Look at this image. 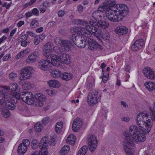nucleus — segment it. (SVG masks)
Here are the masks:
<instances>
[{
    "label": "nucleus",
    "instance_id": "49530a36",
    "mask_svg": "<svg viewBox=\"0 0 155 155\" xmlns=\"http://www.w3.org/2000/svg\"><path fill=\"white\" fill-rule=\"evenodd\" d=\"M53 49L54 52L58 54H60L64 52L61 47L55 46L53 48Z\"/></svg>",
    "mask_w": 155,
    "mask_h": 155
},
{
    "label": "nucleus",
    "instance_id": "5701e85b",
    "mask_svg": "<svg viewBox=\"0 0 155 155\" xmlns=\"http://www.w3.org/2000/svg\"><path fill=\"white\" fill-rule=\"evenodd\" d=\"M19 84L22 86V88L25 90H29L31 87V85L30 83L24 80H21L18 82Z\"/></svg>",
    "mask_w": 155,
    "mask_h": 155
},
{
    "label": "nucleus",
    "instance_id": "4c0bfd02",
    "mask_svg": "<svg viewBox=\"0 0 155 155\" xmlns=\"http://www.w3.org/2000/svg\"><path fill=\"white\" fill-rule=\"evenodd\" d=\"M1 113L2 116L6 118L9 117L10 115L9 110L5 107L2 109Z\"/></svg>",
    "mask_w": 155,
    "mask_h": 155
},
{
    "label": "nucleus",
    "instance_id": "9b49d317",
    "mask_svg": "<svg viewBox=\"0 0 155 155\" xmlns=\"http://www.w3.org/2000/svg\"><path fill=\"white\" fill-rule=\"evenodd\" d=\"M134 142L133 144H131L129 141H125L124 140L123 145L125 152L128 155H134V150L133 148L131 146H134L135 145Z\"/></svg>",
    "mask_w": 155,
    "mask_h": 155
},
{
    "label": "nucleus",
    "instance_id": "052dcab7",
    "mask_svg": "<svg viewBox=\"0 0 155 155\" xmlns=\"http://www.w3.org/2000/svg\"><path fill=\"white\" fill-rule=\"evenodd\" d=\"M48 139V138L47 137ZM56 141L55 140L54 138H52L51 139V141L49 142V140H48V142L46 144V147H47V144L48 143H49L50 145H51L52 146H54L56 143Z\"/></svg>",
    "mask_w": 155,
    "mask_h": 155
},
{
    "label": "nucleus",
    "instance_id": "dca6fc26",
    "mask_svg": "<svg viewBox=\"0 0 155 155\" xmlns=\"http://www.w3.org/2000/svg\"><path fill=\"white\" fill-rule=\"evenodd\" d=\"M35 97L37 103L36 104L37 106L39 107H42L45 100V96L41 93H38L35 95Z\"/></svg>",
    "mask_w": 155,
    "mask_h": 155
},
{
    "label": "nucleus",
    "instance_id": "f8f14e48",
    "mask_svg": "<svg viewBox=\"0 0 155 155\" xmlns=\"http://www.w3.org/2000/svg\"><path fill=\"white\" fill-rule=\"evenodd\" d=\"M87 41L88 45V48L89 49L92 51L97 48L101 49H102V46L98 44L94 39L91 38H88Z\"/></svg>",
    "mask_w": 155,
    "mask_h": 155
},
{
    "label": "nucleus",
    "instance_id": "338daca9",
    "mask_svg": "<svg viewBox=\"0 0 155 155\" xmlns=\"http://www.w3.org/2000/svg\"><path fill=\"white\" fill-rule=\"evenodd\" d=\"M23 93V91L22 92H21L20 93V94H17L15 95L14 97L15 98H16V99H21L22 97H21V93Z\"/></svg>",
    "mask_w": 155,
    "mask_h": 155
},
{
    "label": "nucleus",
    "instance_id": "ea45409f",
    "mask_svg": "<svg viewBox=\"0 0 155 155\" xmlns=\"http://www.w3.org/2000/svg\"><path fill=\"white\" fill-rule=\"evenodd\" d=\"M53 46V44L51 42H48L46 44L44 45L42 49H45L52 51Z\"/></svg>",
    "mask_w": 155,
    "mask_h": 155
},
{
    "label": "nucleus",
    "instance_id": "ddd939ff",
    "mask_svg": "<svg viewBox=\"0 0 155 155\" xmlns=\"http://www.w3.org/2000/svg\"><path fill=\"white\" fill-rule=\"evenodd\" d=\"M38 67L39 68L45 71H48L51 67L50 62L45 60H41L39 61L38 62Z\"/></svg>",
    "mask_w": 155,
    "mask_h": 155
},
{
    "label": "nucleus",
    "instance_id": "c85d7f7f",
    "mask_svg": "<svg viewBox=\"0 0 155 155\" xmlns=\"http://www.w3.org/2000/svg\"><path fill=\"white\" fill-rule=\"evenodd\" d=\"M63 127V123L61 121L58 122L56 124L55 130L57 134L60 133L62 131Z\"/></svg>",
    "mask_w": 155,
    "mask_h": 155
},
{
    "label": "nucleus",
    "instance_id": "79ce46f5",
    "mask_svg": "<svg viewBox=\"0 0 155 155\" xmlns=\"http://www.w3.org/2000/svg\"><path fill=\"white\" fill-rule=\"evenodd\" d=\"M39 23L38 21L36 19H33L30 23V26L31 28H33L38 27Z\"/></svg>",
    "mask_w": 155,
    "mask_h": 155
},
{
    "label": "nucleus",
    "instance_id": "69168bd1",
    "mask_svg": "<svg viewBox=\"0 0 155 155\" xmlns=\"http://www.w3.org/2000/svg\"><path fill=\"white\" fill-rule=\"evenodd\" d=\"M83 10V7L81 5H79L78 6V11L79 13H81Z\"/></svg>",
    "mask_w": 155,
    "mask_h": 155
},
{
    "label": "nucleus",
    "instance_id": "680f3d73",
    "mask_svg": "<svg viewBox=\"0 0 155 155\" xmlns=\"http://www.w3.org/2000/svg\"><path fill=\"white\" fill-rule=\"evenodd\" d=\"M65 14V12L64 11L59 10L58 12V15L59 16L62 17Z\"/></svg>",
    "mask_w": 155,
    "mask_h": 155
},
{
    "label": "nucleus",
    "instance_id": "e2e57ef3",
    "mask_svg": "<svg viewBox=\"0 0 155 155\" xmlns=\"http://www.w3.org/2000/svg\"><path fill=\"white\" fill-rule=\"evenodd\" d=\"M32 12L34 15L36 16L38 15L39 14V11L36 8H34L32 11Z\"/></svg>",
    "mask_w": 155,
    "mask_h": 155
},
{
    "label": "nucleus",
    "instance_id": "9d476101",
    "mask_svg": "<svg viewBox=\"0 0 155 155\" xmlns=\"http://www.w3.org/2000/svg\"><path fill=\"white\" fill-rule=\"evenodd\" d=\"M21 94L22 101L29 105L33 104L35 101L32 94L27 91H24Z\"/></svg>",
    "mask_w": 155,
    "mask_h": 155
},
{
    "label": "nucleus",
    "instance_id": "4d7b16f0",
    "mask_svg": "<svg viewBox=\"0 0 155 155\" xmlns=\"http://www.w3.org/2000/svg\"><path fill=\"white\" fill-rule=\"evenodd\" d=\"M9 77L10 79L14 80L17 77V74L14 72H11L9 74Z\"/></svg>",
    "mask_w": 155,
    "mask_h": 155
},
{
    "label": "nucleus",
    "instance_id": "6e6d98bb",
    "mask_svg": "<svg viewBox=\"0 0 155 155\" xmlns=\"http://www.w3.org/2000/svg\"><path fill=\"white\" fill-rule=\"evenodd\" d=\"M48 94L49 95H55L56 94V92L54 90L47 89L46 91Z\"/></svg>",
    "mask_w": 155,
    "mask_h": 155
},
{
    "label": "nucleus",
    "instance_id": "09e8293b",
    "mask_svg": "<svg viewBox=\"0 0 155 155\" xmlns=\"http://www.w3.org/2000/svg\"><path fill=\"white\" fill-rule=\"evenodd\" d=\"M81 36L79 35H76L75 34H73L72 35V39L73 42H74L75 44V43L78 40L80 39V38Z\"/></svg>",
    "mask_w": 155,
    "mask_h": 155
},
{
    "label": "nucleus",
    "instance_id": "5fc2aeb1",
    "mask_svg": "<svg viewBox=\"0 0 155 155\" xmlns=\"http://www.w3.org/2000/svg\"><path fill=\"white\" fill-rule=\"evenodd\" d=\"M40 39L39 38L38 36L36 35L34 38V44L35 45H38L40 42Z\"/></svg>",
    "mask_w": 155,
    "mask_h": 155
},
{
    "label": "nucleus",
    "instance_id": "20e7f679",
    "mask_svg": "<svg viewBox=\"0 0 155 155\" xmlns=\"http://www.w3.org/2000/svg\"><path fill=\"white\" fill-rule=\"evenodd\" d=\"M100 28L97 26L92 25H86L85 29L87 30V32H88L87 37H88V36H90L91 34H93L98 39L103 37L107 39H108L109 38V34H104L103 35L102 33L101 30Z\"/></svg>",
    "mask_w": 155,
    "mask_h": 155
},
{
    "label": "nucleus",
    "instance_id": "4468645a",
    "mask_svg": "<svg viewBox=\"0 0 155 155\" xmlns=\"http://www.w3.org/2000/svg\"><path fill=\"white\" fill-rule=\"evenodd\" d=\"M143 74L147 79L153 80L155 79V72L149 67H147L143 70Z\"/></svg>",
    "mask_w": 155,
    "mask_h": 155
},
{
    "label": "nucleus",
    "instance_id": "a18cd8bd",
    "mask_svg": "<svg viewBox=\"0 0 155 155\" xmlns=\"http://www.w3.org/2000/svg\"><path fill=\"white\" fill-rule=\"evenodd\" d=\"M64 40L62 39L60 37H58L54 38V42L57 45L61 46Z\"/></svg>",
    "mask_w": 155,
    "mask_h": 155
},
{
    "label": "nucleus",
    "instance_id": "f03ea898",
    "mask_svg": "<svg viewBox=\"0 0 155 155\" xmlns=\"http://www.w3.org/2000/svg\"><path fill=\"white\" fill-rule=\"evenodd\" d=\"M129 129V132L126 131L123 134L125 141L133 144V142L137 143L143 142L146 140L145 134L141 133L135 125H131Z\"/></svg>",
    "mask_w": 155,
    "mask_h": 155
},
{
    "label": "nucleus",
    "instance_id": "72a5a7b5",
    "mask_svg": "<svg viewBox=\"0 0 155 155\" xmlns=\"http://www.w3.org/2000/svg\"><path fill=\"white\" fill-rule=\"evenodd\" d=\"M70 150V147L68 146L65 145L63 147L60 151L61 155H64L67 154Z\"/></svg>",
    "mask_w": 155,
    "mask_h": 155
},
{
    "label": "nucleus",
    "instance_id": "c9c22d12",
    "mask_svg": "<svg viewBox=\"0 0 155 155\" xmlns=\"http://www.w3.org/2000/svg\"><path fill=\"white\" fill-rule=\"evenodd\" d=\"M87 149L88 147L87 146H83L78 151L77 155H85Z\"/></svg>",
    "mask_w": 155,
    "mask_h": 155
},
{
    "label": "nucleus",
    "instance_id": "7c9ffc66",
    "mask_svg": "<svg viewBox=\"0 0 155 155\" xmlns=\"http://www.w3.org/2000/svg\"><path fill=\"white\" fill-rule=\"evenodd\" d=\"M10 95L9 94H8L7 95H5L2 92L0 91V104H4L8 97H10Z\"/></svg>",
    "mask_w": 155,
    "mask_h": 155
},
{
    "label": "nucleus",
    "instance_id": "6e6552de",
    "mask_svg": "<svg viewBox=\"0 0 155 155\" xmlns=\"http://www.w3.org/2000/svg\"><path fill=\"white\" fill-rule=\"evenodd\" d=\"M87 140L89 149L91 152H93L97 147L98 141L96 136L93 134L89 135Z\"/></svg>",
    "mask_w": 155,
    "mask_h": 155
},
{
    "label": "nucleus",
    "instance_id": "f3484780",
    "mask_svg": "<svg viewBox=\"0 0 155 155\" xmlns=\"http://www.w3.org/2000/svg\"><path fill=\"white\" fill-rule=\"evenodd\" d=\"M10 97H8L7 99L6 100V101H5V106L6 107L11 110H14L16 107V106L15 102L13 101L14 99H12V95H10Z\"/></svg>",
    "mask_w": 155,
    "mask_h": 155
},
{
    "label": "nucleus",
    "instance_id": "58836bf2",
    "mask_svg": "<svg viewBox=\"0 0 155 155\" xmlns=\"http://www.w3.org/2000/svg\"><path fill=\"white\" fill-rule=\"evenodd\" d=\"M29 50H30L29 49H27L20 52L16 56V58L17 59H19L21 56H23L24 55H25L28 53L29 52Z\"/></svg>",
    "mask_w": 155,
    "mask_h": 155
},
{
    "label": "nucleus",
    "instance_id": "cd10ccee",
    "mask_svg": "<svg viewBox=\"0 0 155 155\" xmlns=\"http://www.w3.org/2000/svg\"><path fill=\"white\" fill-rule=\"evenodd\" d=\"M61 62L66 64H69L70 62V57L66 54L64 53L62 54L61 57Z\"/></svg>",
    "mask_w": 155,
    "mask_h": 155
},
{
    "label": "nucleus",
    "instance_id": "bb28decb",
    "mask_svg": "<svg viewBox=\"0 0 155 155\" xmlns=\"http://www.w3.org/2000/svg\"><path fill=\"white\" fill-rule=\"evenodd\" d=\"M27 148L23 144H20L18 146V153L19 155H23L27 151Z\"/></svg>",
    "mask_w": 155,
    "mask_h": 155
},
{
    "label": "nucleus",
    "instance_id": "c756f323",
    "mask_svg": "<svg viewBox=\"0 0 155 155\" xmlns=\"http://www.w3.org/2000/svg\"><path fill=\"white\" fill-rule=\"evenodd\" d=\"M61 74L60 71L58 69H53L51 72L52 77L54 78H58L59 77Z\"/></svg>",
    "mask_w": 155,
    "mask_h": 155
},
{
    "label": "nucleus",
    "instance_id": "412c9836",
    "mask_svg": "<svg viewBox=\"0 0 155 155\" xmlns=\"http://www.w3.org/2000/svg\"><path fill=\"white\" fill-rule=\"evenodd\" d=\"M71 42L68 40H64L62 42L61 47L64 52H67L69 51Z\"/></svg>",
    "mask_w": 155,
    "mask_h": 155
},
{
    "label": "nucleus",
    "instance_id": "de8ad7c7",
    "mask_svg": "<svg viewBox=\"0 0 155 155\" xmlns=\"http://www.w3.org/2000/svg\"><path fill=\"white\" fill-rule=\"evenodd\" d=\"M9 89L11 90L15 91L18 88V84L16 83H14L9 85Z\"/></svg>",
    "mask_w": 155,
    "mask_h": 155
},
{
    "label": "nucleus",
    "instance_id": "f704fd0d",
    "mask_svg": "<svg viewBox=\"0 0 155 155\" xmlns=\"http://www.w3.org/2000/svg\"><path fill=\"white\" fill-rule=\"evenodd\" d=\"M48 84L50 87L57 88L60 85L59 82L56 80L50 81Z\"/></svg>",
    "mask_w": 155,
    "mask_h": 155
},
{
    "label": "nucleus",
    "instance_id": "423d86ee",
    "mask_svg": "<svg viewBox=\"0 0 155 155\" xmlns=\"http://www.w3.org/2000/svg\"><path fill=\"white\" fill-rule=\"evenodd\" d=\"M48 142V139L47 137H43L39 143V147H41L39 151L38 152V151H35L30 155H47L48 152L46 146Z\"/></svg>",
    "mask_w": 155,
    "mask_h": 155
},
{
    "label": "nucleus",
    "instance_id": "393cba45",
    "mask_svg": "<svg viewBox=\"0 0 155 155\" xmlns=\"http://www.w3.org/2000/svg\"><path fill=\"white\" fill-rule=\"evenodd\" d=\"M79 38L78 41L75 43V45L79 48H84L86 45V42L85 39L81 36Z\"/></svg>",
    "mask_w": 155,
    "mask_h": 155
},
{
    "label": "nucleus",
    "instance_id": "a878e982",
    "mask_svg": "<svg viewBox=\"0 0 155 155\" xmlns=\"http://www.w3.org/2000/svg\"><path fill=\"white\" fill-rule=\"evenodd\" d=\"M144 86L149 91L155 89V83L152 81H147L145 83Z\"/></svg>",
    "mask_w": 155,
    "mask_h": 155
},
{
    "label": "nucleus",
    "instance_id": "39448f33",
    "mask_svg": "<svg viewBox=\"0 0 155 155\" xmlns=\"http://www.w3.org/2000/svg\"><path fill=\"white\" fill-rule=\"evenodd\" d=\"M92 14V16L94 18V20L91 19L89 21V24L95 26H97L98 28H100L105 29L108 27L109 25V23L106 21L104 20H101L99 21L98 22H95L97 19L98 18V17H101V16L100 15V13L103 11H99L98 13H97L95 15L97 17L96 18L93 15V13Z\"/></svg>",
    "mask_w": 155,
    "mask_h": 155
},
{
    "label": "nucleus",
    "instance_id": "f257e3e1",
    "mask_svg": "<svg viewBox=\"0 0 155 155\" xmlns=\"http://www.w3.org/2000/svg\"><path fill=\"white\" fill-rule=\"evenodd\" d=\"M109 4V2H107L101 5L98 10L94 13V16L97 17L95 15L98 13L99 11H105L107 19L111 21L116 22L121 20L128 14V8L125 4H117L113 6H108Z\"/></svg>",
    "mask_w": 155,
    "mask_h": 155
},
{
    "label": "nucleus",
    "instance_id": "603ef678",
    "mask_svg": "<svg viewBox=\"0 0 155 155\" xmlns=\"http://www.w3.org/2000/svg\"><path fill=\"white\" fill-rule=\"evenodd\" d=\"M49 118L47 117L44 118L41 120L42 124L44 125H45L48 124L49 122Z\"/></svg>",
    "mask_w": 155,
    "mask_h": 155
},
{
    "label": "nucleus",
    "instance_id": "864d4df0",
    "mask_svg": "<svg viewBox=\"0 0 155 155\" xmlns=\"http://www.w3.org/2000/svg\"><path fill=\"white\" fill-rule=\"evenodd\" d=\"M30 142L28 140L25 139L23 140L22 143L21 144L27 147L30 144Z\"/></svg>",
    "mask_w": 155,
    "mask_h": 155
},
{
    "label": "nucleus",
    "instance_id": "37998d69",
    "mask_svg": "<svg viewBox=\"0 0 155 155\" xmlns=\"http://www.w3.org/2000/svg\"><path fill=\"white\" fill-rule=\"evenodd\" d=\"M104 71H105L104 70H102V72L103 73V75L102 76V78L103 81L104 83H106L108 80L109 73L106 72V73H105V72L104 73Z\"/></svg>",
    "mask_w": 155,
    "mask_h": 155
},
{
    "label": "nucleus",
    "instance_id": "c03bdc74",
    "mask_svg": "<svg viewBox=\"0 0 155 155\" xmlns=\"http://www.w3.org/2000/svg\"><path fill=\"white\" fill-rule=\"evenodd\" d=\"M42 49L43 54L44 56H45L48 59L51 55V54L52 51L45 49Z\"/></svg>",
    "mask_w": 155,
    "mask_h": 155
},
{
    "label": "nucleus",
    "instance_id": "0eeeda50",
    "mask_svg": "<svg viewBox=\"0 0 155 155\" xmlns=\"http://www.w3.org/2000/svg\"><path fill=\"white\" fill-rule=\"evenodd\" d=\"M101 95L96 90L89 93L87 96V102L91 105H94L98 103L100 100Z\"/></svg>",
    "mask_w": 155,
    "mask_h": 155
},
{
    "label": "nucleus",
    "instance_id": "7ed1b4c3",
    "mask_svg": "<svg viewBox=\"0 0 155 155\" xmlns=\"http://www.w3.org/2000/svg\"><path fill=\"white\" fill-rule=\"evenodd\" d=\"M148 115L144 113H140L137 116L136 120L138 126L145 133H148L151 130L153 120L148 119Z\"/></svg>",
    "mask_w": 155,
    "mask_h": 155
},
{
    "label": "nucleus",
    "instance_id": "aec40b11",
    "mask_svg": "<svg viewBox=\"0 0 155 155\" xmlns=\"http://www.w3.org/2000/svg\"><path fill=\"white\" fill-rule=\"evenodd\" d=\"M85 28V25L84 27H75L73 28V32L75 34H77L78 35H84V34L85 36H86V34L87 33V32Z\"/></svg>",
    "mask_w": 155,
    "mask_h": 155
},
{
    "label": "nucleus",
    "instance_id": "8fccbe9b",
    "mask_svg": "<svg viewBox=\"0 0 155 155\" xmlns=\"http://www.w3.org/2000/svg\"><path fill=\"white\" fill-rule=\"evenodd\" d=\"M38 143V141L36 139H33L31 142L32 147L33 149H36Z\"/></svg>",
    "mask_w": 155,
    "mask_h": 155
},
{
    "label": "nucleus",
    "instance_id": "b1692460",
    "mask_svg": "<svg viewBox=\"0 0 155 155\" xmlns=\"http://www.w3.org/2000/svg\"><path fill=\"white\" fill-rule=\"evenodd\" d=\"M127 28L123 26L118 27L115 29L116 33L120 35L127 33Z\"/></svg>",
    "mask_w": 155,
    "mask_h": 155
},
{
    "label": "nucleus",
    "instance_id": "1a4fd4ad",
    "mask_svg": "<svg viewBox=\"0 0 155 155\" xmlns=\"http://www.w3.org/2000/svg\"><path fill=\"white\" fill-rule=\"evenodd\" d=\"M33 71V70L32 67H25L21 69V76L19 79L20 80L29 79L31 76Z\"/></svg>",
    "mask_w": 155,
    "mask_h": 155
},
{
    "label": "nucleus",
    "instance_id": "e433bc0d",
    "mask_svg": "<svg viewBox=\"0 0 155 155\" xmlns=\"http://www.w3.org/2000/svg\"><path fill=\"white\" fill-rule=\"evenodd\" d=\"M73 75L71 73H64L61 76V78L63 80L67 81L71 79Z\"/></svg>",
    "mask_w": 155,
    "mask_h": 155
},
{
    "label": "nucleus",
    "instance_id": "a19ab883",
    "mask_svg": "<svg viewBox=\"0 0 155 155\" xmlns=\"http://www.w3.org/2000/svg\"><path fill=\"white\" fill-rule=\"evenodd\" d=\"M43 124L40 122L36 123L35 126V129L37 132H40L42 129Z\"/></svg>",
    "mask_w": 155,
    "mask_h": 155
},
{
    "label": "nucleus",
    "instance_id": "2f4dec72",
    "mask_svg": "<svg viewBox=\"0 0 155 155\" xmlns=\"http://www.w3.org/2000/svg\"><path fill=\"white\" fill-rule=\"evenodd\" d=\"M76 137L73 134L69 135L66 140V142L72 145H74L76 141Z\"/></svg>",
    "mask_w": 155,
    "mask_h": 155
},
{
    "label": "nucleus",
    "instance_id": "6ab92c4d",
    "mask_svg": "<svg viewBox=\"0 0 155 155\" xmlns=\"http://www.w3.org/2000/svg\"><path fill=\"white\" fill-rule=\"evenodd\" d=\"M82 124V122L80 118H77L74 121L72 124V128L74 132H77Z\"/></svg>",
    "mask_w": 155,
    "mask_h": 155
},
{
    "label": "nucleus",
    "instance_id": "a211bd4d",
    "mask_svg": "<svg viewBox=\"0 0 155 155\" xmlns=\"http://www.w3.org/2000/svg\"><path fill=\"white\" fill-rule=\"evenodd\" d=\"M144 45L143 39H139L136 40L135 43L133 44L131 46V49L133 51H137L141 49Z\"/></svg>",
    "mask_w": 155,
    "mask_h": 155
},
{
    "label": "nucleus",
    "instance_id": "473e14b6",
    "mask_svg": "<svg viewBox=\"0 0 155 155\" xmlns=\"http://www.w3.org/2000/svg\"><path fill=\"white\" fill-rule=\"evenodd\" d=\"M73 22L74 24L77 25H79L83 26L88 25V22L87 21L79 19L74 20Z\"/></svg>",
    "mask_w": 155,
    "mask_h": 155
},
{
    "label": "nucleus",
    "instance_id": "13d9d810",
    "mask_svg": "<svg viewBox=\"0 0 155 155\" xmlns=\"http://www.w3.org/2000/svg\"><path fill=\"white\" fill-rule=\"evenodd\" d=\"M30 41H21V45L23 47H26L28 45H29L30 43Z\"/></svg>",
    "mask_w": 155,
    "mask_h": 155
},
{
    "label": "nucleus",
    "instance_id": "774afa93",
    "mask_svg": "<svg viewBox=\"0 0 155 155\" xmlns=\"http://www.w3.org/2000/svg\"><path fill=\"white\" fill-rule=\"evenodd\" d=\"M12 3V2L9 4L5 3L2 6L3 7H5L7 9H8L11 7Z\"/></svg>",
    "mask_w": 155,
    "mask_h": 155
},
{
    "label": "nucleus",
    "instance_id": "4be33fe9",
    "mask_svg": "<svg viewBox=\"0 0 155 155\" xmlns=\"http://www.w3.org/2000/svg\"><path fill=\"white\" fill-rule=\"evenodd\" d=\"M39 55L38 52H34L28 56V58L27 59V61L31 63L35 61L38 58Z\"/></svg>",
    "mask_w": 155,
    "mask_h": 155
},
{
    "label": "nucleus",
    "instance_id": "3c124183",
    "mask_svg": "<svg viewBox=\"0 0 155 155\" xmlns=\"http://www.w3.org/2000/svg\"><path fill=\"white\" fill-rule=\"evenodd\" d=\"M94 81L88 82L87 84V88L89 90H91L94 87Z\"/></svg>",
    "mask_w": 155,
    "mask_h": 155
},
{
    "label": "nucleus",
    "instance_id": "2eb2a0df",
    "mask_svg": "<svg viewBox=\"0 0 155 155\" xmlns=\"http://www.w3.org/2000/svg\"><path fill=\"white\" fill-rule=\"evenodd\" d=\"M48 60L50 62L51 65L57 66L59 64V63L61 60V58L59 56L55 54L51 55L48 59Z\"/></svg>",
    "mask_w": 155,
    "mask_h": 155
},
{
    "label": "nucleus",
    "instance_id": "0e129e2a",
    "mask_svg": "<svg viewBox=\"0 0 155 155\" xmlns=\"http://www.w3.org/2000/svg\"><path fill=\"white\" fill-rule=\"evenodd\" d=\"M151 110V114L152 115H155V101L154 102L153 104V107L152 109L150 108Z\"/></svg>",
    "mask_w": 155,
    "mask_h": 155
},
{
    "label": "nucleus",
    "instance_id": "bf43d9fd",
    "mask_svg": "<svg viewBox=\"0 0 155 155\" xmlns=\"http://www.w3.org/2000/svg\"><path fill=\"white\" fill-rule=\"evenodd\" d=\"M28 37V34H25L21 35L19 37V38L21 39V41H26L27 40Z\"/></svg>",
    "mask_w": 155,
    "mask_h": 155
}]
</instances>
